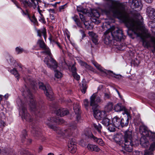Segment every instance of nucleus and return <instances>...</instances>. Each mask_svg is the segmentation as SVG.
<instances>
[{"label": "nucleus", "mask_w": 155, "mask_h": 155, "mask_svg": "<svg viewBox=\"0 0 155 155\" xmlns=\"http://www.w3.org/2000/svg\"><path fill=\"white\" fill-rule=\"evenodd\" d=\"M102 12L107 15L112 13L114 16L124 23L128 28L142 39L143 45L144 47L147 48L153 47L154 49L152 50V52L155 53V38L152 37L151 38V41L153 43L152 45L150 42L146 40L147 38L150 37V35L147 32V30L145 29L142 20H135L130 17L122 4L115 3L109 5L106 7L102 10Z\"/></svg>", "instance_id": "obj_1"}, {"label": "nucleus", "mask_w": 155, "mask_h": 155, "mask_svg": "<svg viewBox=\"0 0 155 155\" xmlns=\"http://www.w3.org/2000/svg\"><path fill=\"white\" fill-rule=\"evenodd\" d=\"M64 120L62 119L53 117L49 118L45 121V123L49 128L56 131L58 134H60L63 136H70L72 135L77 130L76 123H72L68 129L64 130H61L60 128L54 126L52 124L54 123L57 124H62Z\"/></svg>", "instance_id": "obj_2"}, {"label": "nucleus", "mask_w": 155, "mask_h": 155, "mask_svg": "<svg viewBox=\"0 0 155 155\" xmlns=\"http://www.w3.org/2000/svg\"><path fill=\"white\" fill-rule=\"evenodd\" d=\"M104 42L108 45L113 40L117 41H120L123 38V34L121 30L112 26L108 29L104 33Z\"/></svg>", "instance_id": "obj_3"}, {"label": "nucleus", "mask_w": 155, "mask_h": 155, "mask_svg": "<svg viewBox=\"0 0 155 155\" xmlns=\"http://www.w3.org/2000/svg\"><path fill=\"white\" fill-rule=\"evenodd\" d=\"M139 130L143 136L140 139V143L143 147H147L149 144V141L155 140V134L148 131L147 127L144 125L140 126Z\"/></svg>", "instance_id": "obj_4"}, {"label": "nucleus", "mask_w": 155, "mask_h": 155, "mask_svg": "<svg viewBox=\"0 0 155 155\" xmlns=\"http://www.w3.org/2000/svg\"><path fill=\"white\" fill-rule=\"evenodd\" d=\"M124 146L122 145V149L125 150L130 152L132 151V146L133 143L132 142L133 135L132 130L128 129L124 132Z\"/></svg>", "instance_id": "obj_5"}, {"label": "nucleus", "mask_w": 155, "mask_h": 155, "mask_svg": "<svg viewBox=\"0 0 155 155\" xmlns=\"http://www.w3.org/2000/svg\"><path fill=\"white\" fill-rule=\"evenodd\" d=\"M25 89H24L23 95L25 97L28 98L29 99L30 104H29L30 110L33 112H35L36 114L39 112L37 106L36 105V102L35 100L33 99V96L28 89L25 85Z\"/></svg>", "instance_id": "obj_6"}, {"label": "nucleus", "mask_w": 155, "mask_h": 155, "mask_svg": "<svg viewBox=\"0 0 155 155\" xmlns=\"http://www.w3.org/2000/svg\"><path fill=\"white\" fill-rule=\"evenodd\" d=\"M17 103L19 108V114L22 117L25 119L27 121H31L32 118L29 114L27 113L25 104L23 103L19 98L18 99Z\"/></svg>", "instance_id": "obj_7"}, {"label": "nucleus", "mask_w": 155, "mask_h": 155, "mask_svg": "<svg viewBox=\"0 0 155 155\" xmlns=\"http://www.w3.org/2000/svg\"><path fill=\"white\" fill-rule=\"evenodd\" d=\"M39 85L40 88L44 91L46 96L50 99L51 100L53 97V92L49 85L47 84L44 86L43 83L40 82L39 83Z\"/></svg>", "instance_id": "obj_8"}, {"label": "nucleus", "mask_w": 155, "mask_h": 155, "mask_svg": "<svg viewBox=\"0 0 155 155\" xmlns=\"http://www.w3.org/2000/svg\"><path fill=\"white\" fill-rule=\"evenodd\" d=\"M101 99L97 95V93L93 94L90 97V105L92 107V109L97 108L98 106V104L101 102Z\"/></svg>", "instance_id": "obj_9"}, {"label": "nucleus", "mask_w": 155, "mask_h": 155, "mask_svg": "<svg viewBox=\"0 0 155 155\" xmlns=\"http://www.w3.org/2000/svg\"><path fill=\"white\" fill-rule=\"evenodd\" d=\"M49 57V58L48 57H45L44 61V62L48 68L51 69L56 68L58 66L57 62L53 58L52 56Z\"/></svg>", "instance_id": "obj_10"}, {"label": "nucleus", "mask_w": 155, "mask_h": 155, "mask_svg": "<svg viewBox=\"0 0 155 155\" xmlns=\"http://www.w3.org/2000/svg\"><path fill=\"white\" fill-rule=\"evenodd\" d=\"M32 3H30L27 1L22 0L21 1V3L23 5V6L25 7H27V6L31 7L32 6L34 8H36L37 5H38L39 2H41L40 0H31Z\"/></svg>", "instance_id": "obj_11"}, {"label": "nucleus", "mask_w": 155, "mask_h": 155, "mask_svg": "<svg viewBox=\"0 0 155 155\" xmlns=\"http://www.w3.org/2000/svg\"><path fill=\"white\" fill-rule=\"evenodd\" d=\"M94 113V117L97 119H103L106 117L107 115L105 111H101L99 110H97L96 108L92 109Z\"/></svg>", "instance_id": "obj_12"}, {"label": "nucleus", "mask_w": 155, "mask_h": 155, "mask_svg": "<svg viewBox=\"0 0 155 155\" xmlns=\"http://www.w3.org/2000/svg\"><path fill=\"white\" fill-rule=\"evenodd\" d=\"M123 135L120 133H118L115 134L114 136V140L117 144L119 145H122L124 146V140H122Z\"/></svg>", "instance_id": "obj_13"}, {"label": "nucleus", "mask_w": 155, "mask_h": 155, "mask_svg": "<svg viewBox=\"0 0 155 155\" xmlns=\"http://www.w3.org/2000/svg\"><path fill=\"white\" fill-rule=\"evenodd\" d=\"M92 64L94 65L97 69L98 70L103 73H105V74L106 73L108 74H110L111 75H113L112 72L111 71H108L104 69L103 68L101 67V66L98 64L96 62L92 61Z\"/></svg>", "instance_id": "obj_14"}, {"label": "nucleus", "mask_w": 155, "mask_h": 155, "mask_svg": "<svg viewBox=\"0 0 155 155\" xmlns=\"http://www.w3.org/2000/svg\"><path fill=\"white\" fill-rule=\"evenodd\" d=\"M92 64L94 65L97 69L98 70L103 73H105V74L106 73L108 74H110L111 75H113L112 72L111 71H108L104 69L103 68L101 67V66L98 64L96 62L92 61Z\"/></svg>", "instance_id": "obj_15"}, {"label": "nucleus", "mask_w": 155, "mask_h": 155, "mask_svg": "<svg viewBox=\"0 0 155 155\" xmlns=\"http://www.w3.org/2000/svg\"><path fill=\"white\" fill-rule=\"evenodd\" d=\"M147 15L151 19L155 18V9L151 7H148L146 10Z\"/></svg>", "instance_id": "obj_16"}, {"label": "nucleus", "mask_w": 155, "mask_h": 155, "mask_svg": "<svg viewBox=\"0 0 155 155\" xmlns=\"http://www.w3.org/2000/svg\"><path fill=\"white\" fill-rule=\"evenodd\" d=\"M130 3V6L132 8H141L142 6L140 0H132Z\"/></svg>", "instance_id": "obj_17"}, {"label": "nucleus", "mask_w": 155, "mask_h": 155, "mask_svg": "<svg viewBox=\"0 0 155 155\" xmlns=\"http://www.w3.org/2000/svg\"><path fill=\"white\" fill-rule=\"evenodd\" d=\"M155 150V142H153L150 145L149 148L145 150L144 155H153V152Z\"/></svg>", "instance_id": "obj_18"}, {"label": "nucleus", "mask_w": 155, "mask_h": 155, "mask_svg": "<svg viewBox=\"0 0 155 155\" xmlns=\"http://www.w3.org/2000/svg\"><path fill=\"white\" fill-rule=\"evenodd\" d=\"M74 110L75 114H76V117L77 121H79L81 118V116L79 114L80 107L78 104H74Z\"/></svg>", "instance_id": "obj_19"}, {"label": "nucleus", "mask_w": 155, "mask_h": 155, "mask_svg": "<svg viewBox=\"0 0 155 155\" xmlns=\"http://www.w3.org/2000/svg\"><path fill=\"white\" fill-rule=\"evenodd\" d=\"M68 113L67 109L61 108L57 110L56 113L57 115L62 117L67 115Z\"/></svg>", "instance_id": "obj_20"}, {"label": "nucleus", "mask_w": 155, "mask_h": 155, "mask_svg": "<svg viewBox=\"0 0 155 155\" xmlns=\"http://www.w3.org/2000/svg\"><path fill=\"white\" fill-rule=\"evenodd\" d=\"M90 137L94 142L96 143L99 145L103 146L104 145V143L101 139L97 138L93 134L90 135Z\"/></svg>", "instance_id": "obj_21"}, {"label": "nucleus", "mask_w": 155, "mask_h": 155, "mask_svg": "<svg viewBox=\"0 0 155 155\" xmlns=\"http://www.w3.org/2000/svg\"><path fill=\"white\" fill-rule=\"evenodd\" d=\"M40 129L37 127H33L32 132L34 134V136L37 138H40L41 136V134L40 132Z\"/></svg>", "instance_id": "obj_22"}, {"label": "nucleus", "mask_w": 155, "mask_h": 155, "mask_svg": "<svg viewBox=\"0 0 155 155\" xmlns=\"http://www.w3.org/2000/svg\"><path fill=\"white\" fill-rule=\"evenodd\" d=\"M87 149L91 151H95L98 152L101 150L97 146L95 145L89 144L87 146Z\"/></svg>", "instance_id": "obj_23"}, {"label": "nucleus", "mask_w": 155, "mask_h": 155, "mask_svg": "<svg viewBox=\"0 0 155 155\" xmlns=\"http://www.w3.org/2000/svg\"><path fill=\"white\" fill-rule=\"evenodd\" d=\"M24 80L28 85H30L32 88L35 89L36 86V83L30 77H28L27 79H24Z\"/></svg>", "instance_id": "obj_24"}, {"label": "nucleus", "mask_w": 155, "mask_h": 155, "mask_svg": "<svg viewBox=\"0 0 155 155\" xmlns=\"http://www.w3.org/2000/svg\"><path fill=\"white\" fill-rule=\"evenodd\" d=\"M88 34L89 36L91 37L93 42L95 44H98V39L97 35L95 33L92 32H89Z\"/></svg>", "instance_id": "obj_25"}, {"label": "nucleus", "mask_w": 155, "mask_h": 155, "mask_svg": "<svg viewBox=\"0 0 155 155\" xmlns=\"http://www.w3.org/2000/svg\"><path fill=\"white\" fill-rule=\"evenodd\" d=\"M120 119L117 117H115L112 120V124L116 127H118L120 126Z\"/></svg>", "instance_id": "obj_26"}, {"label": "nucleus", "mask_w": 155, "mask_h": 155, "mask_svg": "<svg viewBox=\"0 0 155 155\" xmlns=\"http://www.w3.org/2000/svg\"><path fill=\"white\" fill-rule=\"evenodd\" d=\"M76 145L72 143H70L68 145V150L71 153H74L76 151Z\"/></svg>", "instance_id": "obj_27"}, {"label": "nucleus", "mask_w": 155, "mask_h": 155, "mask_svg": "<svg viewBox=\"0 0 155 155\" xmlns=\"http://www.w3.org/2000/svg\"><path fill=\"white\" fill-rule=\"evenodd\" d=\"M12 2L14 3V4L18 8H20L22 12L23 15H28V17H29V11L28 9H26V10L25 12L23 10H22L21 8L20 7L18 4L17 2L15 0H12Z\"/></svg>", "instance_id": "obj_28"}, {"label": "nucleus", "mask_w": 155, "mask_h": 155, "mask_svg": "<svg viewBox=\"0 0 155 155\" xmlns=\"http://www.w3.org/2000/svg\"><path fill=\"white\" fill-rule=\"evenodd\" d=\"M128 118L125 117L124 118H122L120 120V126L122 127L127 126L128 124Z\"/></svg>", "instance_id": "obj_29"}, {"label": "nucleus", "mask_w": 155, "mask_h": 155, "mask_svg": "<svg viewBox=\"0 0 155 155\" xmlns=\"http://www.w3.org/2000/svg\"><path fill=\"white\" fill-rule=\"evenodd\" d=\"M38 35V36L41 37L42 35H43L44 36L45 39H46V30L45 28L38 30L37 31Z\"/></svg>", "instance_id": "obj_30"}, {"label": "nucleus", "mask_w": 155, "mask_h": 155, "mask_svg": "<svg viewBox=\"0 0 155 155\" xmlns=\"http://www.w3.org/2000/svg\"><path fill=\"white\" fill-rule=\"evenodd\" d=\"M42 49L44 51H41V53L46 55H48L49 57L52 56L51 52L50 49L47 46Z\"/></svg>", "instance_id": "obj_31"}, {"label": "nucleus", "mask_w": 155, "mask_h": 155, "mask_svg": "<svg viewBox=\"0 0 155 155\" xmlns=\"http://www.w3.org/2000/svg\"><path fill=\"white\" fill-rule=\"evenodd\" d=\"M124 109V107L120 104H118L114 107V109L117 112H119L123 110Z\"/></svg>", "instance_id": "obj_32"}, {"label": "nucleus", "mask_w": 155, "mask_h": 155, "mask_svg": "<svg viewBox=\"0 0 155 155\" xmlns=\"http://www.w3.org/2000/svg\"><path fill=\"white\" fill-rule=\"evenodd\" d=\"M113 108V104L112 103H108L105 107V110L107 112L111 111Z\"/></svg>", "instance_id": "obj_33"}, {"label": "nucleus", "mask_w": 155, "mask_h": 155, "mask_svg": "<svg viewBox=\"0 0 155 155\" xmlns=\"http://www.w3.org/2000/svg\"><path fill=\"white\" fill-rule=\"evenodd\" d=\"M110 121V120L106 117L103 118L101 123L105 126H108L111 123Z\"/></svg>", "instance_id": "obj_34"}, {"label": "nucleus", "mask_w": 155, "mask_h": 155, "mask_svg": "<svg viewBox=\"0 0 155 155\" xmlns=\"http://www.w3.org/2000/svg\"><path fill=\"white\" fill-rule=\"evenodd\" d=\"M37 44L42 49L47 46L44 41L41 39H39L38 40L37 42Z\"/></svg>", "instance_id": "obj_35"}, {"label": "nucleus", "mask_w": 155, "mask_h": 155, "mask_svg": "<svg viewBox=\"0 0 155 155\" xmlns=\"http://www.w3.org/2000/svg\"><path fill=\"white\" fill-rule=\"evenodd\" d=\"M92 16L94 17L98 18L100 16V13L97 10L94 9L92 11Z\"/></svg>", "instance_id": "obj_36"}, {"label": "nucleus", "mask_w": 155, "mask_h": 155, "mask_svg": "<svg viewBox=\"0 0 155 155\" xmlns=\"http://www.w3.org/2000/svg\"><path fill=\"white\" fill-rule=\"evenodd\" d=\"M93 127L94 129L97 130L99 134L101 133V130L102 129V126L100 124H94Z\"/></svg>", "instance_id": "obj_37"}, {"label": "nucleus", "mask_w": 155, "mask_h": 155, "mask_svg": "<svg viewBox=\"0 0 155 155\" xmlns=\"http://www.w3.org/2000/svg\"><path fill=\"white\" fill-rule=\"evenodd\" d=\"M10 72L12 74H14L18 80L19 79V75L18 73V71L15 68H14L13 69L11 70Z\"/></svg>", "instance_id": "obj_38"}, {"label": "nucleus", "mask_w": 155, "mask_h": 155, "mask_svg": "<svg viewBox=\"0 0 155 155\" xmlns=\"http://www.w3.org/2000/svg\"><path fill=\"white\" fill-rule=\"evenodd\" d=\"M77 10L78 12H80L83 14H86L87 13V11L84 9L82 6H80L77 7Z\"/></svg>", "instance_id": "obj_39"}, {"label": "nucleus", "mask_w": 155, "mask_h": 155, "mask_svg": "<svg viewBox=\"0 0 155 155\" xmlns=\"http://www.w3.org/2000/svg\"><path fill=\"white\" fill-rule=\"evenodd\" d=\"M111 71L112 72V73H113L112 74H113V75H111L110 74H108L107 73H106V74L107 75H110V76H111L113 77H114L116 78L120 79L122 78V77L121 75L120 74H116L115 73H114L112 71Z\"/></svg>", "instance_id": "obj_40"}, {"label": "nucleus", "mask_w": 155, "mask_h": 155, "mask_svg": "<svg viewBox=\"0 0 155 155\" xmlns=\"http://www.w3.org/2000/svg\"><path fill=\"white\" fill-rule=\"evenodd\" d=\"M80 64L82 66H84L87 69H90V66L88 65L86 63L83 61H79Z\"/></svg>", "instance_id": "obj_41"}, {"label": "nucleus", "mask_w": 155, "mask_h": 155, "mask_svg": "<svg viewBox=\"0 0 155 155\" xmlns=\"http://www.w3.org/2000/svg\"><path fill=\"white\" fill-rule=\"evenodd\" d=\"M55 77L57 78H59L62 77V74L61 72L57 70H55Z\"/></svg>", "instance_id": "obj_42"}, {"label": "nucleus", "mask_w": 155, "mask_h": 155, "mask_svg": "<svg viewBox=\"0 0 155 155\" xmlns=\"http://www.w3.org/2000/svg\"><path fill=\"white\" fill-rule=\"evenodd\" d=\"M108 126V129L110 132H114L115 131V127H116L114 126L113 124L110 123Z\"/></svg>", "instance_id": "obj_43"}, {"label": "nucleus", "mask_w": 155, "mask_h": 155, "mask_svg": "<svg viewBox=\"0 0 155 155\" xmlns=\"http://www.w3.org/2000/svg\"><path fill=\"white\" fill-rule=\"evenodd\" d=\"M6 59L8 62L9 64H12L14 60H13L12 57L9 55H7L6 57Z\"/></svg>", "instance_id": "obj_44"}, {"label": "nucleus", "mask_w": 155, "mask_h": 155, "mask_svg": "<svg viewBox=\"0 0 155 155\" xmlns=\"http://www.w3.org/2000/svg\"><path fill=\"white\" fill-rule=\"evenodd\" d=\"M31 21L33 22L35 24H36L37 22V19L35 18L34 15H33L32 17H30L29 16L28 17Z\"/></svg>", "instance_id": "obj_45"}, {"label": "nucleus", "mask_w": 155, "mask_h": 155, "mask_svg": "<svg viewBox=\"0 0 155 155\" xmlns=\"http://www.w3.org/2000/svg\"><path fill=\"white\" fill-rule=\"evenodd\" d=\"M20 155H29V154L26 151L22 149L19 151Z\"/></svg>", "instance_id": "obj_46"}, {"label": "nucleus", "mask_w": 155, "mask_h": 155, "mask_svg": "<svg viewBox=\"0 0 155 155\" xmlns=\"http://www.w3.org/2000/svg\"><path fill=\"white\" fill-rule=\"evenodd\" d=\"M23 134L21 135V139L22 140L24 141L25 139L26 138L27 136L26 131L25 130H24L23 132Z\"/></svg>", "instance_id": "obj_47"}, {"label": "nucleus", "mask_w": 155, "mask_h": 155, "mask_svg": "<svg viewBox=\"0 0 155 155\" xmlns=\"http://www.w3.org/2000/svg\"><path fill=\"white\" fill-rule=\"evenodd\" d=\"M6 125V123L2 120H0V128H3Z\"/></svg>", "instance_id": "obj_48"}, {"label": "nucleus", "mask_w": 155, "mask_h": 155, "mask_svg": "<svg viewBox=\"0 0 155 155\" xmlns=\"http://www.w3.org/2000/svg\"><path fill=\"white\" fill-rule=\"evenodd\" d=\"M15 50L18 54L21 53L23 51V49L22 48L18 47L16 48Z\"/></svg>", "instance_id": "obj_49"}, {"label": "nucleus", "mask_w": 155, "mask_h": 155, "mask_svg": "<svg viewBox=\"0 0 155 155\" xmlns=\"http://www.w3.org/2000/svg\"><path fill=\"white\" fill-rule=\"evenodd\" d=\"M39 20L43 24H45L46 23V22L45 20V19L43 15L40 16V18L39 19Z\"/></svg>", "instance_id": "obj_50"}, {"label": "nucleus", "mask_w": 155, "mask_h": 155, "mask_svg": "<svg viewBox=\"0 0 155 155\" xmlns=\"http://www.w3.org/2000/svg\"><path fill=\"white\" fill-rule=\"evenodd\" d=\"M84 104L86 108L87 109V107L89 105V102L88 100L87 99H85L84 101Z\"/></svg>", "instance_id": "obj_51"}, {"label": "nucleus", "mask_w": 155, "mask_h": 155, "mask_svg": "<svg viewBox=\"0 0 155 155\" xmlns=\"http://www.w3.org/2000/svg\"><path fill=\"white\" fill-rule=\"evenodd\" d=\"M72 75L75 79L77 80H79L80 78V76L78 75L76 73H74Z\"/></svg>", "instance_id": "obj_52"}, {"label": "nucleus", "mask_w": 155, "mask_h": 155, "mask_svg": "<svg viewBox=\"0 0 155 155\" xmlns=\"http://www.w3.org/2000/svg\"><path fill=\"white\" fill-rule=\"evenodd\" d=\"M66 7V5H61L59 7V12H62L63 9L65 8Z\"/></svg>", "instance_id": "obj_53"}, {"label": "nucleus", "mask_w": 155, "mask_h": 155, "mask_svg": "<svg viewBox=\"0 0 155 155\" xmlns=\"http://www.w3.org/2000/svg\"><path fill=\"white\" fill-rule=\"evenodd\" d=\"M71 71H72V74L76 73V68L74 65H72V66Z\"/></svg>", "instance_id": "obj_54"}, {"label": "nucleus", "mask_w": 155, "mask_h": 155, "mask_svg": "<svg viewBox=\"0 0 155 155\" xmlns=\"http://www.w3.org/2000/svg\"><path fill=\"white\" fill-rule=\"evenodd\" d=\"M97 18H93L92 21L94 22L96 24H98L99 23V21L97 20Z\"/></svg>", "instance_id": "obj_55"}, {"label": "nucleus", "mask_w": 155, "mask_h": 155, "mask_svg": "<svg viewBox=\"0 0 155 155\" xmlns=\"http://www.w3.org/2000/svg\"><path fill=\"white\" fill-rule=\"evenodd\" d=\"M141 153L138 151H135L133 152V154L132 155H140Z\"/></svg>", "instance_id": "obj_56"}, {"label": "nucleus", "mask_w": 155, "mask_h": 155, "mask_svg": "<svg viewBox=\"0 0 155 155\" xmlns=\"http://www.w3.org/2000/svg\"><path fill=\"white\" fill-rule=\"evenodd\" d=\"M38 6V12L39 13L40 16H41L42 15H43L42 14V11L41 10H40V8H39V6L38 5H37Z\"/></svg>", "instance_id": "obj_57"}, {"label": "nucleus", "mask_w": 155, "mask_h": 155, "mask_svg": "<svg viewBox=\"0 0 155 155\" xmlns=\"http://www.w3.org/2000/svg\"><path fill=\"white\" fill-rule=\"evenodd\" d=\"M79 14L80 18L81 20L82 21H84L85 20V18L84 17L83 15L81 13H79Z\"/></svg>", "instance_id": "obj_58"}, {"label": "nucleus", "mask_w": 155, "mask_h": 155, "mask_svg": "<svg viewBox=\"0 0 155 155\" xmlns=\"http://www.w3.org/2000/svg\"><path fill=\"white\" fill-rule=\"evenodd\" d=\"M80 32L81 34L82 35L83 37H84L85 36V35L84 33V31L83 30L81 29L80 30Z\"/></svg>", "instance_id": "obj_59"}, {"label": "nucleus", "mask_w": 155, "mask_h": 155, "mask_svg": "<svg viewBox=\"0 0 155 155\" xmlns=\"http://www.w3.org/2000/svg\"><path fill=\"white\" fill-rule=\"evenodd\" d=\"M104 97L105 99H108L109 97L110 96L108 94L104 93Z\"/></svg>", "instance_id": "obj_60"}, {"label": "nucleus", "mask_w": 155, "mask_h": 155, "mask_svg": "<svg viewBox=\"0 0 155 155\" xmlns=\"http://www.w3.org/2000/svg\"><path fill=\"white\" fill-rule=\"evenodd\" d=\"M87 87H84L81 90L82 93L85 94L86 91Z\"/></svg>", "instance_id": "obj_61"}, {"label": "nucleus", "mask_w": 155, "mask_h": 155, "mask_svg": "<svg viewBox=\"0 0 155 155\" xmlns=\"http://www.w3.org/2000/svg\"><path fill=\"white\" fill-rule=\"evenodd\" d=\"M54 42L57 44L58 46L59 47V48L60 49H61V47L60 45V44L58 42L54 41Z\"/></svg>", "instance_id": "obj_62"}, {"label": "nucleus", "mask_w": 155, "mask_h": 155, "mask_svg": "<svg viewBox=\"0 0 155 155\" xmlns=\"http://www.w3.org/2000/svg\"><path fill=\"white\" fill-rule=\"evenodd\" d=\"M50 18L52 20H54L55 19V17L54 15H50Z\"/></svg>", "instance_id": "obj_63"}, {"label": "nucleus", "mask_w": 155, "mask_h": 155, "mask_svg": "<svg viewBox=\"0 0 155 155\" xmlns=\"http://www.w3.org/2000/svg\"><path fill=\"white\" fill-rule=\"evenodd\" d=\"M153 0H144L145 2L147 3H151L152 2Z\"/></svg>", "instance_id": "obj_64"}]
</instances>
